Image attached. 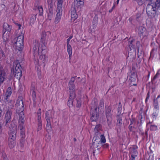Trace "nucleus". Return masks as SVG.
<instances>
[{
    "instance_id": "1",
    "label": "nucleus",
    "mask_w": 160,
    "mask_h": 160,
    "mask_svg": "<svg viewBox=\"0 0 160 160\" xmlns=\"http://www.w3.org/2000/svg\"><path fill=\"white\" fill-rule=\"evenodd\" d=\"M147 13L149 17H155L156 13H160V0H156L155 3L148 4L146 8Z\"/></svg>"
},
{
    "instance_id": "2",
    "label": "nucleus",
    "mask_w": 160,
    "mask_h": 160,
    "mask_svg": "<svg viewBox=\"0 0 160 160\" xmlns=\"http://www.w3.org/2000/svg\"><path fill=\"white\" fill-rule=\"evenodd\" d=\"M22 67L19 60H17L13 62L11 71L14 76L20 80L22 76Z\"/></svg>"
},
{
    "instance_id": "3",
    "label": "nucleus",
    "mask_w": 160,
    "mask_h": 160,
    "mask_svg": "<svg viewBox=\"0 0 160 160\" xmlns=\"http://www.w3.org/2000/svg\"><path fill=\"white\" fill-rule=\"evenodd\" d=\"M23 36L20 35L12 41L15 48L19 51H22L23 48Z\"/></svg>"
},
{
    "instance_id": "4",
    "label": "nucleus",
    "mask_w": 160,
    "mask_h": 160,
    "mask_svg": "<svg viewBox=\"0 0 160 160\" xmlns=\"http://www.w3.org/2000/svg\"><path fill=\"white\" fill-rule=\"evenodd\" d=\"M14 106L10 105L6 107V112L5 114L4 119L5 121V126H7L8 123L11 122V116L12 112L14 111Z\"/></svg>"
},
{
    "instance_id": "5",
    "label": "nucleus",
    "mask_w": 160,
    "mask_h": 160,
    "mask_svg": "<svg viewBox=\"0 0 160 160\" xmlns=\"http://www.w3.org/2000/svg\"><path fill=\"white\" fill-rule=\"evenodd\" d=\"M112 108L110 106L108 107L105 110L106 117L108 126L111 127L112 122V117L111 113Z\"/></svg>"
},
{
    "instance_id": "6",
    "label": "nucleus",
    "mask_w": 160,
    "mask_h": 160,
    "mask_svg": "<svg viewBox=\"0 0 160 160\" xmlns=\"http://www.w3.org/2000/svg\"><path fill=\"white\" fill-rule=\"evenodd\" d=\"M3 34L2 35V38L3 39V41L5 42V43L6 44L8 42L9 39V37L8 35L6 37H5V32L6 31H8V32H10L11 30V26L9 25L7 23H4L3 26Z\"/></svg>"
},
{
    "instance_id": "7",
    "label": "nucleus",
    "mask_w": 160,
    "mask_h": 160,
    "mask_svg": "<svg viewBox=\"0 0 160 160\" xmlns=\"http://www.w3.org/2000/svg\"><path fill=\"white\" fill-rule=\"evenodd\" d=\"M90 119L92 122L96 121L99 117V113L97 111V108H91L90 112Z\"/></svg>"
},
{
    "instance_id": "8",
    "label": "nucleus",
    "mask_w": 160,
    "mask_h": 160,
    "mask_svg": "<svg viewBox=\"0 0 160 160\" xmlns=\"http://www.w3.org/2000/svg\"><path fill=\"white\" fill-rule=\"evenodd\" d=\"M16 113H18V112L23 111L24 109V105L22 97H18L16 104Z\"/></svg>"
},
{
    "instance_id": "9",
    "label": "nucleus",
    "mask_w": 160,
    "mask_h": 160,
    "mask_svg": "<svg viewBox=\"0 0 160 160\" xmlns=\"http://www.w3.org/2000/svg\"><path fill=\"white\" fill-rule=\"evenodd\" d=\"M75 80V77H72L68 82V88L69 89V93L75 94V86L74 84V82Z\"/></svg>"
},
{
    "instance_id": "10",
    "label": "nucleus",
    "mask_w": 160,
    "mask_h": 160,
    "mask_svg": "<svg viewBox=\"0 0 160 160\" xmlns=\"http://www.w3.org/2000/svg\"><path fill=\"white\" fill-rule=\"evenodd\" d=\"M102 145L97 144L95 142H92V149L93 150L92 153L93 155H95V153L97 154L99 153V150L100 149Z\"/></svg>"
},
{
    "instance_id": "11",
    "label": "nucleus",
    "mask_w": 160,
    "mask_h": 160,
    "mask_svg": "<svg viewBox=\"0 0 160 160\" xmlns=\"http://www.w3.org/2000/svg\"><path fill=\"white\" fill-rule=\"evenodd\" d=\"M54 111L49 110L45 112V118L47 121L51 122V119L52 120L54 118Z\"/></svg>"
},
{
    "instance_id": "12",
    "label": "nucleus",
    "mask_w": 160,
    "mask_h": 160,
    "mask_svg": "<svg viewBox=\"0 0 160 160\" xmlns=\"http://www.w3.org/2000/svg\"><path fill=\"white\" fill-rule=\"evenodd\" d=\"M69 99L68 102L67 103L68 106L69 107H70L71 106H75V102H74V101H73V99L75 97V94H73L72 93V94L69 93Z\"/></svg>"
},
{
    "instance_id": "13",
    "label": "nucleus",
    "mask_w": 160,
    "mask_h": 160,
    "mask_svg": "<svg viewBox=\"0 0 160 160\" xmlns=\"http://www.w3.org/2000/svg\"><path fill=\"white\" fill-rule=\"evenodd\" d=\"M138 33L140 35V37L142 36V38L146 36L147 35V32L146 28L144 27L140 26L138 27Z\"/></svg>"
},
{
    "instance_id": "14",
    "label": "nucleus",
    "mask_w": 160,
    "mask_h": 160,
    "mask_svg": "<svg viewBox=\"0 0 160 160\" xmlns=\"http://www.w3.org/2000/svg\"><path fill=\"white\" fill-rule=\"evenodd\" d=\"M78 10L74 6H71V19H74V20L77 18L78 17L76 13V11Z\"/></svg>"
},
{
    "instance_id": "15",
    "label": "nucleus",
    "mask_w": 160,
    "mask_h": 160,
    "mask_svg": "<svg viewBox=\"0 0 160 160\" xmlns=\"http://www.w3.org/2000/svg\"><path fill=\"white\" fill-rule=\"evenodd\" d=\"M39 44L38 41L35 40L33 43V55L35 56V53L36 52H38L39 50Z\"/></svg>"
},
{
    "instance_id": "16",
    "label": "nucleus",
    "mask_w": 160,
    "mask_h": 160,
    "mask_svg": "<svg viewBox=\"0 0 160 160\" xmlns=\"http://www.w3.org/2000/svg\"><path fill=\"white\" fill-rule=\"evenodd\" d=\"M56 11L57 12V13L54 21V23L55 24H58L60 21L62 12V11L57 10Z\"/></svg>"
},
{
    "instance_id": "17",
    "label": "nucleus",
    "mask_w": 160,
    "mask_h": 160,
    "mask_svg": "<svg viewBox=\"0 0 160 160\" xmlns=\"http://www.w3.org/2000/svg\"><path fill=\"white\" fill-rule=\"evenodd\" d=\"M84 5L83 2H81L80 3L79 2H77L76 1H74V4H72V6H74L79 11L81 9V8Z\"/></svg>"
},
{
    "instance_id": "18",
    "label": "nucleus",
    "mask_w": 160,
    "mask_h": 160,
    "mask_svg": "<svg viewBox=\"0 0 160 160\" xmlns=\"http://www.w3.org/2000/svg\"><path fill=\"white\" fill-rule=\"evenodd\" d=\"M6 75L7 74L5 71H0V85H1L6 79Z\"/></svg>"
},
{
    "instance_id": "19",
    "label": "nucleus",
    "mask_w": 160,
    "mask_h": 160,
    "mask_svg": "<svg viewBox=\"0 0 160 160\" xmlns=\"http://www.w3.org/2000/svg\"><path fill=\"white\" fill-rule=\"evenodd\" d=\"M135 39H134L130 38L129 39L128 46L129 47L130 50H131L132 49H134L135 48Z\"/></svg>"
},
{
    "instance_id": "20",
    "label": "nucleus",
    "mask_w": 160,
    "mask_h": 160,
    "mask_svg": "<svg viewBox=\"0 0 160 160\" xmlns=\"http://www.w3.org/2000/svg\"><path fill=\"white\" fill-rule=\"evenodd\" d=\"M17 131H9L8 132L9 137L8 139L16 140V137Z\"/></svg>"
},
{
    "instance_id": "21",
    "label": "nucleus",
    "mask_w": 160,
    "mask_h": 160,
    "mask_svg": "<svg viewBox=\"0 0 160 160\" xmlns=\"http://www.w3.org/2000/svg\"><path fill=\"white\" fill-rule=\"evenodd\" d=\"M19 116V119L18 122H25V115L23 111L18 112V113Z\"/></svg>"
},
{
    "instance_id": "22",
    "label": "nucleus",
    "mask_w": 160,
    "mask_h": 160,
    "mask_svg": "<svg viewBox=\"0 0 160 160\" xmlns=\"http://www.w3.org/2000/svg\"><path fill=\"white\" fill-rule=\"evenodd\" d=\"M9 131H17V126L16 124L13 121L11 122L10 125L8 126Z\"/></svg>"
},
{
    "instance_id": "23",
    "label": "nucleus",
    "mask_w": 160,
    "mask_h": 160,
    "mask_svg": "<svg viewBox=\"0 0 160 160\" xmlns=\"http://www.w3.org/2000/svg\"><path fill=\"white\" fill-rule=\"evenodd\" d=\"M117 125L119 128L121 127L122 125V120L121 115H118L117 116Z\"/></svg>"
},
{
    "instance_id": "24",
    "label": "nucleus",
    "mask_w": 160,
    "mask_h": 160,
    "mask_svg": "<svg viewBox=\"0 0 160 160\" xmlns=\"http://www.w3.org/2000/svg\"><path fill=\"white\" fill-rule=\"evenodd\" d=\"M63 0H58V2L57 4V10L62 11V6Z\"/></svg>"
},
{
    "instance_id": "25",
    "label": "nucleus",
    "mask_w": 160,
    "mask_h": 160,
    "mask_svg": "<svg viewBox=\"0 0 160 160\" xmlns=\"http://www.w3.org/2000/svg\"><path fill=\"white\" fill-rule=\"evenodd\" d=\"M15 140L11 139V138H10V139H8V145L10 148H12L15 146L16 145Z\"/></svg>"
},
{
    "instance_id": "26",
    "label": "nucleus",
    "mask_w": 160,
    "mask_h": 160,
    "mask_svg": "<svg viewBox=\"0 0 160 160\" xmlns=\"http://www.w3.org/2000/svg\"><path fill=\"white\" fill-rule=\"evenodd\" d=\"M50 33L49 32H42V34L41 35V39L40 42H45L46 37V33Z\"/></svg>"
},
{
    "instance_id": "27",
    "label": "nucleus",
    "mask_w": 160,
    "mask_h": 160,
    "mask_svg": "<svg viewBox=\"0 0 160 160\" xmlns=\"http://www.w3.org/2000/svg\"><path fill=\"white\" fill-rule=\"evenodd\" d=\"M75 106L78 108H79L81 106V100L80 99H76L75 100Z\"/></svg>"
},
{
    "instance_id": "28",
    "label": "nucleus",
    "mask_w": 160,
    "mask_h": 160,
    "mask_svg": "<svg viewBox=\"0 0 160 160\" xmlns=\"http://www.w3.org/2000/svg\"><path fill=\"white\" fill-rule=\"evenodd\" d=\"M67 51L69 55V59H70L72 55V49L70 45H67Z\"/></svg>"
},
{
    "instance_id": "29",
    "label": "nucleus",
    "mask_w": 160,
    "mask_h": 160,
    "mask_svg": "<svg viewBox=\"0 0 160 160\" xmlns=\"http://www.w3.org/2000/svg\"><path fill=\"white\" fill-rule=\"evenodd\" d=\"M98 17L97 16H95L94 18L93 21H92V24L93 26V28H95L98 24Z\"/></svg>"
},
{
    "instance_id": "30",
    "label": "nucleus",
    "mask_w": 160,
    "mask_h": 160,
    "mask_svg": "<svg viewBox=\"0 0 160 160\" xmlns=\"http://www.w3.org/2000/svg\"><path fill=\"white\" fill-rule=\"evenodd\" d=\"M36 18V15H33L31 16L30 18L29 23L31 26L34 24Z\"/></svg>"
},
{
    "instance_id": "31",
    "label": "nucleus",
    "mask_w": 160,
    "mask_h": 160,
    "mask_svg": "<svg viewBox=\"0 0 160 160\" xmlns=\"http://www.w3.org/2000/svg\"><path fill=\"white\" fill-rule=\"evenodd\" d=\"M47 125L46 127V130L48 131H51L52 130V126L51 124V122L47 121Z\"/></svg>"
},
{
    "instance_id": "32",
    "label": "nucleus",
    "mask_w": 160,
    "mask_h": 160,
    "mask_svg": "<svg viewBox=\"0 0 160 160\" xmlns=\"http://www.w3.org/2000/svg\"><path fill=\"white\" fill-rule=\"evenodd\" d=\"M25 122H18V128L22 130L24 129V123Z\"/></svg>"
},
{
    "instance_id": "33",
    "label": "nucleus",
    "mask_w": 160,
    "mask_h": 160,
    "mask_svg": "<svg viewBox=\"0 0 160 160\" xmlns=\"http://www.w3.org/2000/svg\"><path fill=\"white\" fill-rule=\"evenodd\" d=\"M154 103L153 105L154 106V108L156 110H158L159 107L158 106V102L157 99H154L153 100Z\"/></svg>"
},
{
    "instance_id": "34",
    "label": "nucleus",
    "mask_w": 160,
    "mask_h": 160,
    "mask_svg": "<svg viewBox=\"0 0 160 160\" xmlns=\"http://www.w3.org/2000/svg\"><path fill=\"white\" fill-rule=\"evenodd\" d=\"M102 128V125L100 124H98L95 126L94 128V131H96V132L99 131Z\"/></svg>"
},
{
    "instance_id": "35",
    "label": "nucleus",
    "mask_w": 160,
    "mask_h": 160,
    "mask_svg": "<svg viewBox=\"0 0 160 160\" xmlns=\"http://www.w3.org/2000/svg\"><path fill=\"white\" fill-rule=\"evenodd\" d=\"M12 93V88L10 87H9L7 89L5 94L11 96Z\"/></svg>"
},
{
    "instance_id": "36",
    "label": "nucleus",
    "mask_w": 160,
    "mask_h": 160,
    "mask_svg": "<svg viewBox=\"0 0 160 160\" xmlns=\"http://www.w3.org/2000/svg\"><path fill=\"white\" fill-rule=\"evenodd\" d=\"M32 100L34 103L36 102V93L35 91L33 90L32 92Z\"/></svg>"
},
{
    "instance_id": "37",
    "label": "nucleus",
    "mask_w": 160,
    "mask_h": 160,
    "mask_svg": "<svg viewBox=\"0 0 160 160\" xmlns=\"http://www.w3.org/2000/svg\"><path fill=\"white\" fill-rule=\"evenodd\" d=\"M137 77H131V78L129 79L131 82V84L132 85L136 86L137 84L135 83H133V82H134L136 80V79Z\"/></svg>"
},
{
    "instance_id": "38",
    "label": "nucleus",
    "mask_w": 160,
    "mask_h": 160,
    "mask_svg": "<svg viewBox=\"0 0 160 160\" xmlns=\"http://www.w3.org/2000/svg\"><path fill=\"white\" fill-rule=\"evenodd\" d=\"M100 140L101 142H102V143H104L106 142V139L104 135L101 134L100 136Z\"/></svg>"
},
{
    "instance_id": "39",
    "label": "nucleus",
    "mask_w": 160,
    "mask_h": 160,
    "mask_svg": "<svg viewBox=\"0 0 160 160\" xmlns=\"http://www.w3.org/2000/svg\"><path fill=\"white\" fill-rule=\"evenodd\" d=\"M38 9L39 11V15L42 16L43 12V9L42 7V6H39L38 7Z\"/></svg>"
},
{
    "instance_id": "40",
    "label": "nucleus",
    "mask_w": 160,
    "mask_h": 160,
    "mask_svg": "<svg viewBox=\"0 0 160 160\" xmlns=\"http://www.w3.org/2000/svg\"><path fill=\"white\" fill-rule=\"evenodd\" d=\"M10 97V96L5 94V96L4 97V100L5 102H8V103L11 102V101H12V100H9L8 98Z\"/></svg>"
},
{
    "instance_id": "41",
    "label": "nucleus",
    "mask_w": 160,
    "mask_h": 160,
    "mask_svg": "<svg viewBox=\"0 0 160 160\" xmlns=\"http://www.w3.org/2000/svg\"><path fill=\"white\" fill-rule=\"evenodd\" d=\"M139 5H142L143 3H144L146 1V0H136Z\"/></svg>"
},
{
    "instance_id": "42",
    "label": "nucleus",
    "mask_w": 160,
    "mask_h": 160,
    "mask_svg": "<svg viewBox=\"0 0 160 160\" xmlns=\"http://www.w3.org/2000/svg\"><path fill=\"white\" fill-rule=\"evenodd\" d=\"M138 154V152L137 151L135 148H133L132 151V155H133L135 156H137Z\"/></svg>"
},
{
    "instance_id": "43",
    "label": "nucleus",
    "mask_w": 160,
    "mask_h": 160,
    "mask_svg": "<svg viewBox=\"0 0 160 160\" xmlns=\"http://www.w3.org/2000/svg\"><path fill=\"white\" fill-rule=\"evenodd\" d=\"M42 49V52H43V51L46 50V47L45 45V42H42V47H41Z\"/></svg>"
},
{
    "instance_id": "44",
    "label": "nucleus",
    "mask_w": 160,
    "mask_h": 160,
    "mask_svg": "<svg viewBox=\"0 0 160 160\" xmlns=\"http://www.w3.org/2000/svg\"><path fill=\"white\" fill-rule=\"evenodd\" d=\"M104 100L103 99H102L100 100L99 102V107L101 108H103L104 107Z\"/></svg>"
},
{
    "instance_id": "45",
    "label": "nucleus",
    "mask_w": 160,
    "mask_h": 160,
    "mask_svg": "<svg viewBox=\"0 0 160 160\" xmlns=\"http://www.w3.org/2000/svg\"><path fill=\"white\" fill-rule=\"evenodd\" d=\"M160 71V70H159L156 74L154 76L153 78L152 79V82L153 81H154L155 79H156L158 77L159 75L160 74V73H159V72Z\"/></svg>"
},
{
    "instance_id": "46",
    "label": "nucleus",
    "mask_w": 160,
    "mask_h": 160,
    "mask_svg": "<svg viewBox=\"0 0 160 160\" xmlns=\"http://www.w3.org/2000/svg\"><path fill=\"white\" fill-rule=\"evenodd\" d=\"M131 77H137V72L136 71H131Z\"/></svg>"
},
{
    "instance_id": "47",
    "label": "nucleus",
    "mask_w": 160,
    "mask_h": 160,
    "mask_svg": "<svg viewBox=\"0 0 160 160\" xmlns=\"http://www.w3.org/2000/svg\"><path fill=\"white\" fill-rule=\"evenodd\" d=\"M135 128L134 126L132 125H130L128 126V129L130 132H133Z\"/></svg>"
},
{
    "instance_id": "48",
    "label": "nucleus",
    "mask_w": 160,
    "mask_h": 160,
    "mask_svg": "<svg viewBox=\"0 0 160 160\" xmlns=\"http://www.w3.org/2000/svg\"><path fill=\"white\" fill-rule=\"evenodd\" d=\"M122 109V106L121 105V103L120 102L119 104L118 108V113L121 114V110Z\"/></svg>"
},
{
    "instance_id": "49",
    "label": "nucleus",
    "mask_w": 160,
    "mask_h": 160,
    "mask_svg": "<svg viewBox=\"0 0 160 160\" xmlns=\"http://www.w3.org/2000/svg\"><path fill=\"white\" fill-rule=\"evenodd\" d=\"M20 135L22 138H24L25 136V129L20 130Z\"/></svg>"
},
{
    "instance_id": "50",
    "label": "nucleus",
    "mask_w": 160,
    "mask_h": 160,
    "mask_svg": "<svg viewBox=\"0 0 160 160\" xmlns=\"http://www.w3.org/2000/svg\"><path fill=\"white\" fill-rule=\"evenodd\" d=\"M100 139L99 137L98 136H94L93 138V142H96L99 140Z\"/></svg>"
},
{
    "instance_id": "51",
    "label": "nucleus",
    "mask_w": 160,
    "mask_h": 160,
    "mask_svg": "<svg viewBox=\"0 0 160 160\" xmlns=\"http://www.w3.org/2000/svg\"><path fill=\"white\" fill-rule=\"evenodd\" d=\"M130 125H132V124H135L136 123L135 119L134 118H132V119H130Z\"/></svg>"
},
{
    "instance_id": "52",
    "label": "nucleus",
    "mask_w": 160,
    "mask_h": 160,
    "mask_svg": "<svg viewBox=\"0 0 160 160\" xmlns=\"http://www.w3.org/2000/svg\"><path fill=\"white\" fill-rule=\"evenodd\" d=\"M53 13H48V19L49 20H51L52 19L53 17Z\"/></svg>"
},
{
    "instance_id": "53",
    "label": "nucleus",
    "mask_w": 160,
    "mask_h": 160,
    "mask_svg": "<svg viewBox=\"0 0 160 160\" xmlns=\"http://www.w3.org/2000/svg\"><path fill=\"white\" fill-rule=\"evenodd\" d=\"M150 129L151 130H155L157 129V127L154 125H151L150 127Z\"/></svg>"
},
{
    "instance_id": "54",
    "label": "nucleus",
    "mask_w": 160,
    "mask_h": 160,
    "mask_svg": "<svg viewBox=\"0 0 160 160\" xmlns=\"http://www.w3.org/2000/svg\"><path fill=\"white\" fill-rule=\"evenodd\" d=\"M140 134H141L142 136V139H144L145 138V133L144 132H142L141 130L139 132Z\"/></svg>"
},
{
    "instance_id": "55",
    "label": "nucleus",
    "mask_w": 160,
    "mask_h": 160,
    "mask_svg": "<svg viewBox=\"0 0 160 160\" xmlns=\"http://www.w3.org/2000/svg\"><path fill=\"white\" fill-rule=\"evenodd\" d=\"M37 125L38 127L42 126V121L41 120H37Z\"/></svg>"
},
{
    "instance_id": "56",
    "label": "nucleus",
    "mask_w": 160,
    "mask_h": 160,
    "mask_svg": "<svg viewBox=\"0 0 160 160\" xmlns=\"http://www.w3.org/2000/svg\"><path fill=\"white\" fill-rule=\"evenodd\" d=\"M45 53H44V55L43 58V61H44V62H43V63H44L45 61H47L48 60V57L45 55Z\"/></svg>"
},
{
    "instance_id": "57",
    "label": "nucleus",
    "mask_w": 160,
    "mask_h": 160,
    "mask_svg": "<svg viewBox=\"0 0 160 160\" xmlns=\"http://www.w3.org/2000/svg\"><path fill=\"white\" fill-rule=\"evenodd\" d=\"M109 144L107 143L102 145V147L104 148H108L109 147Z\"/></svg>"
},
{
    "instance_id": "58",
    "label": "nucleus",
    "mask_w": 160,
    "mask_h": 160,
    "mask_svg": "<svg viewBox=\"0 0 160 160\" xmlns=\"http://www.w3.org/2000/svg\"><path fill=\"white\" fill-rule=\"evenodd\" d=\"M44 53L43 52H42V54L39 56V58L41 59H43L44 56Z\"/></svg>"
},
{
    "instance_id": "59",
    "label": "nucleus",
    "mask_w": 160,
    "mask_h": 160,
    "mask_svg": "<svg viewBox=\"0 0 160 160\" xmlns=\"http://www.w3.org/2000/svg\"><path fill=\"white\" fill-rule=\"evenodd\" d=\"M72 36H70L69 38L67 40V45H70L69 44L70 40L72 38Z\"/></svg>"
},
{
    "instance_id": "60",
    "label": "nucleus",
    "mask_w": 160,
    "mask_h": 160,
    "mask_svg": "<svg viewBox=\"0 0 160 160\" xmlns=\"http://www.w3.org/2000/svg\"><path fill=\"white\" fill-rule=\"evenodd\" d=\"M96 142V144H97L102 145V142H101V141L99 140L98 141H97L96 142Z\"/></svg>"
},
{
    "instance_id": "61",
    "label": "nucleus",
    "mask_w": 160,
    "mask_h": 160,
    "mask_svg": "<svg viewBox=\"0 0 160 160\" xmlns=\"http://www.w3.org/2000/svg\"><path fill=\"white\" fill-rule=\"evenodd\" d=\"M37 120H41V113L37 114Z\"/></svg>"
},
{
    "instance_id": "62",
    "label": "nucleus",
    "mask_w": 160,
    "mask_h": 160,
    "mask_svg": "<svg viewBox=\"0 0 160 160\" xmlns=\"http://www.w3.org/2000/svg\"><path fill=\"white\" fill-rule=\"evenodd\" d=\"M47 2L48 5L52 4V0H47Z\"/></svg>"
},
{
    "instance_id": "63",
    "label": "nucleus",
    "mask_w": 160,
    "mask_h": 160,
    "mask_svg": "<svg viewBox=\"0 0 160 160\" xmlns=\"http://www.w3.org/2000/svg\"><path fill=\"white\" fill-rule=\"evenodd\" d=\"M3 160H9L8 158L6 155L3 156Z\"/></svg>"
},
{
    "instance_id": "64",
    "label": "nucleus",
    "mask_w": 160,
    "mask_h": 160,
    "mask_svg": "<svg viewBox=\"0 0 160 160\" xmlns=\"http://www.w3.org/2000/svg\"><path fill=\"white\" fill-rule=\"evenodd\" d=\"M137 156H134L133 155H131V157L132 158L131 159H130V160H134L135 159V158Z\"/></svg>"
}]
</instances>
